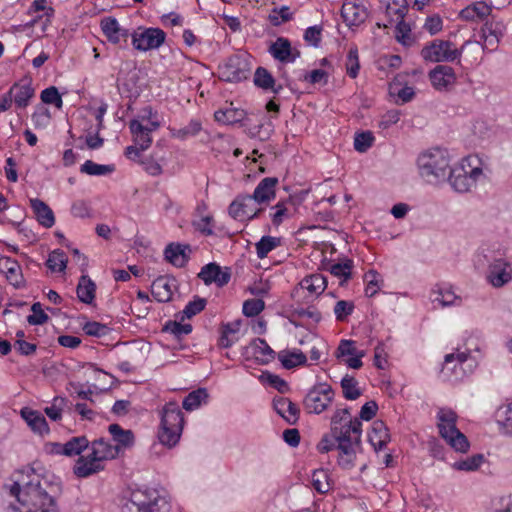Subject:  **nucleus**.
Instances as JSON below:
<instances>
[{
  "label": "nucleus",
  "instance_id": "obj_44",
  "mask_svg": "<svg viewBox=\"0 0 512 512\" xmlns=\"http://www.w3.org/2000/svg\"><path fill=\"white\" fill-rule=\"evenodd\" d=\"M208 398V393L205 388H198L190 392L183 400L182 406L187 411H193L198 408L202 402Z\"/></svg>",
  "mask_w": 512,
  "mask_h": 512
},
{
  "label": "nucleus",
  "instance_id": "obj_48",
  "mask_svg": "<svg viewBox=\"0 0 512 512\" xmlns=\"http://www.w3.org/2000/svg\"><path fill=\"white\" fill-rule=\"evenodd\" d=\"M390 24L396 22L395 28V37L397 41L403 45H410L412 42L411 39V27L408 23L405 22L404 18L402 19H394L389 21Z\"/></svg>",
  "mask_w": 512,
  "mask_h": 512
},
{
  "label": "nucleus",
  "instance_id": "obj_23",
  "mask_svg": "<svg viewBox=\"0 0 512 512\" xmlns=\"http://www.w3.org/2000/svg\"><path fill=\"white\" fill-rule=\"evenodd\" d=\"M368 441L375 451L383 449L390 441V434L386 424L382 420L373 422L368 432Z\"/></svg>",
  "mask_w": 512,
  "mask_h": 512
},
{
  "label": "nucleus",
  "instance_id": "obj_36",
  "mask_svg": "<svg viewBox=\"0 0 512 512\" xmlns=\"http://www.w3.org/2000/svg\"><path fill=\"white\" fill-rule=\"evenodd\" d=\"M269 53L278 61L287 63L292 54L291 43L287 38L278 37L269 47Z\"/></svg>",
  "mask_w": 512,
  "mask_h": 512
},
{
  "label": "nucleus",
  "instance_id": "obj_62",
  "mask_svg": "<svg viewBox=\"0 0 512 512\" xmlns=\"http://www.w3.org/2000/svg\"><path fill=\"white\" fill-rule=\"evenodd\" d=\"M291 204V199L280 201L275 206L272 207L275 212L271 214L272 223L275 226H279L285 218L290 216L287 205Z\"/></svg>",
  "mask_w": 512,
  "mask_h": 512
},
{
  "label": "nucleus",
  "instance_id": "obj_56",
  "mask_svg": "<svg viewBox=\"0 0 512 512\" xmlns=\"http://www.w3.org/2000/svg\"><path fill=\"white\" fill-rule=\"evenodd\" d=\"M373 133L370 131H363L356 133L354 137V149L357 152L365 153L374 143Z\"/></svg>",
  "mask_w": 512,
  "mask_h": 512
},
{
  "label": "nucleus",
  "instance_id": "obj_31",
  "mask_svg": "<svg viewBox=\"0 0 512 512\" xmlns=\"http://www.w3.org/2000/svg\"><path fill=\"white\" fill-rule=\"evenodd\" d=\"M353 267V260L345 258L337 263L327 264L325 269L329 271L333 276L339 278V284L343 286L351 278Z\"/></svg>",
  "mask_w": 512,
  "mask_h": 512
},
{
  "label": "nucleus",
  "instance_id": "obj_27",
  "mask_svg": "<svg viewBox=\"0 0 512 512\" xmlns=\"http://www.w3.org/2000/svg\"><path fill=\"white\" fill-rule=\"evenodd\" d=\"M129 129L133 136L134 143L140 147L142 151L147 150L152 144L151 133L148 127L144 126L140 120L133 119L129 122Z\"/></svg>",
  "mask_w": 512,
  "mask_h": 512
},
{
  "label": "nucleus",
  "instance_id": "obj_63",
  "mask_svg": "<svg viewBox=\"0 0 512 512\" xmlns=\"http://www.w3.org/2000/svg\"><path fill=\"white\" fill-rule=\"evenodd\" d=\"M40 98L43 103L53 104L57 108H61L63 105L62 97L55 86H50L42 90Z\"/></svg>",
  "mask_w": 512,
  "mask_h": 512
},
{
  "label": "nucleus",
  "instance_id": "obj_42",
  "mask_svg": "<svg viewBox=\"0 0 512 512\" xmlns=\"http://www.w3.org/2000/svg\"><path fill=\"white\" fill-rule=\"evenodd\" d=\"M302 288L313 294H321L327 287V280L322 274H312L301 281Z\"/></svg>",
  "mask_w": 512,
  "mask_h": 512
},
{
  "label": "nucleus",
  "instance_id": "obj_21",
  "mask_svg": "<svg viewBox=\"0 0 512 512\" xmlns=\"http://www.w3.org/2000/svg\"><path fill=\"white\" fill-rule=\"evenodd\" d=\"M191 248L188 244L170 243L164 251L165 259L176 267H183L190 258Z\"/></svg>",
  "mask_w": 512,
  "mask_h": 512
},
{
  "label": "nucleus",
  "instance_id": "obj_17",
  "mask_svg": "<svg viewBox=\"0 0 512 512\" xmlns=\"http://www.w3.org/2000/svg\"><path fill=\"white\" fill-rule=\"evenodd\" d=\"M10 94L13 96L15 107L25 109L34 97L35 90L30 80H21L10 87Z\"/></svg>",
  "mask_w": 512,
  "mask_h": 512
},
{
  "label": "nucleus",
  "instance_id": "obj_58",
  "mask_svg": "<svg viewBox=\"0 0 512 512\" xmlns=\"http://www.w3.org/2000/svg\"><path fill=\"white\" fill-rule=\"evenodd\" d=\"M360 69L358 49L356 46L351 47L346 59V72L347 75L353 79L358 76Z\"/></svg>",
  "mask_w": 512,
  "mask_h": 512
},
{
  "label": "nucleus",
  "instance_id": "obj_18",
  "mask_svg": "<svg viewBox=\"0 0 512 512\" xmlns=\"http://www.w3.org/2000/svg\"><path fill=\"white\" fill-rule=\"evenodd\" d=\"M176 289V280L166 276H159L151 285V294L158 302H168L172 299Z\"/></svg>",
  "mask_w": 512,
  "mask_h": 512
},
{
  "label": "nucleus",
  "instance_id": "obj_43",
  "mask_svg": "<svg viewBox=\"0 0 512 512\" xmlns=\"http://www.w3.org/2000/svg\"><path fill=\"white\" fill-rule=\"evenodd\" d=\"M343 396L347 400H356L362 395L361 390L358 388V381L348 374H346L340 382Z\"/></svg>",
  "mask_w": 512,
  "mask_h": 512
},
{
  "label": "nucleus",
  "instance_id": "obj_39",
  "mask_svg": "<svg viewBox=\"0 0 512 512\" xmlns=\"http://www.w3.org/2000/svg\"><path fill=\"white\" fill-rule=\"evenodd\" d=\"M254 355L259 358L261 356V362L267 364L275 358V351L269 346L266 340L256 338L251 342Z\"/></svg>",
  "mask_w": 512,
  "mask_h": 512
},
{
  "label": "nucleus",
  "instance_id": "obj_24",
  "mask_svg": "<svg viewBox=\"0 0 512 512\" xmlns=\"http://www.w3.org/2000/svg\"><path fill=\"white\" fill-rule=\"evenodd\" d=\"M277 184L278 179L276 177H266L259 182L250 197L258 204L269 202L275 198Z\"/></svg>",
  "mask_w": 512,
  "mask_h": 512
},
{
  "label": "nucleus",
  "instance_id": "obj_55",
  "mask_svg": "<svg viewBox=\"0 0 512 512\" xmlns=\"http://www.w3.org/2000/svg\"><path fill=\"white\" fill-rule=\"evenodd\" d=\"M206 306V299L196 296L193 301H190L181 312L180 321L185 318H192L196 314L204 310Z\"/></svg>",
  "mask_w": 512,
  "mask_h": 512
},
{
  "label": "nucleus",
  "instance_id": "obj_29",
  "mask_svg": "<svg viewBox=\"0 0 512 512\" xmlns=\"http://www.w3.org/2000/svg\"><path fill=\"white\" fill-rule=\"evenodd\" d=\"M76 293L80 302L91 305L95 300L96 284L88 275H82L79 278Z\"/></svg>",
  "mask_w": 512,
  "mask_h": 512
},
{
  "label": "nucleus",
  "instance_id": "obj_25",
  "mask_svg": "<svg viewBox=\"0 0 512 512\" xmlns=\"http://www.w3.org/2000/svg\"><path fill=\"white\" fill-rule=\"evenodd\" d=\"M108 431L116 443L114 447L118 448V454L134 445L135 436L132 430H125L119 424L114 423L109 425Z\"/></svg>",
  "mask_w": 512,
  "mask_h": 512
},
{
  "label": "nucleus",
  "instance_id": "obj_33",
  "mask_svg": "<svg viewBox=\"0 0 512 512\" xmlns=\"http://www.w3.org/2000/svg\"><path fill=\"white\" fill-rule=\"evenodd\" d=\"M241 320L224 323L221 326V336L219 338V346L221 348H229L238 341L237 334L240 330Z\"/></svg>",
  "mask_w": 512,
  "mask_h": 512
},
{
  "label": "nucleus",
  "instance_id": "obj_50",
  "mask_svg": "<svg viewBox=\"0 0 512 512\" xmlns=\"http://www.w3.org/2000/svg\"><path fill=\"white\" fill-rule=\"evenodd\" d=\"M311 483L313 488L320 494L327 493L331 488L328 473L323 469L313 471Z\"/></svg>",
  "mask_w": 512,
  "mask_h": 512
},
{
  "label": "nucleus",
  "instance_id": "obj_41",
  "mask_svg": "<svg viewBox=\"0 0 512 512\" xmlns=\"http://www.w3.org/2000/svg\"><path fill=\"white\" fill-rule=\"evenodd\" d=\"M432 303H438L441 307H449L456 305L460 298L454 294L450 289L437 288L431 292Z\"/></svg>",
  "mask_w": 512,
  "mask_h": 512
},
{
  "label": "nucleus",
  "instance_id": "obj_53",
  "mask_svg": "<svg viewBox=\"0 0 512 512\" xmlns=\"http://www.w3.org/2000/svg\"><path fill=\"white\" fill-rule=\"evenodd\" d=\"M163 332L170 333L177 340H181L183 336H186L192 332L191 324H182L178 321H168L163 327Z\"/></svg>",
  "mask_w": 512,
  "mask_h": 512
},
{
  "label": "nucleus",
  "instance_id": "obj_11",
  "mask_svg": "<svg viewBox=\"0 0 512 512\" xmlns=\"http://www.w3.org/2000/svg\"><path fill=\"white\" fill-rule=\"evenodd\" d=\"M481 174L482 169L480 167L466 171L464 164H462L460 167L451 168L447 179L455 191L463 193L469 191L475 185Z\"/></svg>",
  "mask_w": 512,
  "mask_h": 512
},
{
  "label": "nucleus",
  "instance_id": "obj_16",
  "mask_svg": "<svg viewBox=\"0 0 512 512\" xmlns=\"http://www.w3.org/2000/svg\"><path fill=\"white\" fill-rule=\"evenodd\" d=\"M198 277L206 285L215 283L218 287H223L230 281L231 273L229 268L222 269L216 263H209L201 268Z\"/></svg>",
  "mask_w": 512,
  "mask_h": 512
},
{
  "label": "nucleus",
  "instance_id": "obj_15",
  "mask_svg": "<svg viewBox=\"0 0 512 512\" xmlns=\"http://www.w3.org/2000/svg\"><path fill=\"white\" fill-rule=\"evenodd\" d=\"M333 438L337 443L361 444L362 422L354 418L352 424H343L331 428Z\"/></svg>",
  "mask_w": 512,
  "mask_h": 512
},
{
  "label": "nucleus",
  "instance_id": "obj_13",
  "mask_svg": "<svg viewBox=\"0 0 512 512\" xmlns=\"http://www.w3.org/2000/svg\"><path fill=\"white\" fill-rule=\"evenodd\" d=\"M254 200L250 195H238L229 205V215L238 221H249L255 219L263 209L254 210L252 205Z\"/></svg>",
  "mask_w": 512,
  "mask_h": 512
},
{
  "label": "nucleus",
  "instance_id": "obj_2",
  "mask_svg": "<svg viewBox=\"0 0 512 512\" xmlns=\"http://www.w3.org/2000/svg\"><path fill=\"white\" fill-rule=\"evenodd\" d=\"M89 447L90 453L87 456H80L73 467L74 474L79 478H87L100 472L104 469L101 462L119 456L118 448L104 438L93 440Z\"/></svg>",
  "mask_w": 512,
  "mask_h": 512
},
{
  "label": "nucleus",
  "instance_id": "obj_19",
  "mask_svg": "<svg viewBox=\"0 0 512 512\" xmlns=\"http://www.w3.org/2000/svg\"><path fill=\"white\" fill-rule=\"evenodd\" d=\"M429 78L431 84L437 90L446 89L456 80L454 69L447 65H437L429 72Z\"/></svg>",
  "mask_w": 512,
  "mask_h": 512
},
{
  "label": "nucleus",
  "instance_id": "obj_35",
  "mask_svg": "<svg viewBox=\"0 0 512 512\" xmlns=\"http://www.w3.org/2000/svg\"><path fill=\"white\" fill-rule=\"evenodd\" d=\"M277 357L282 366L288 370L304 365L307 362V357L301 350H283L278 353Z\"/></svg>",
  "mask_w": 512,
  "mask_h": 512
},
{
  "label": "nucleus",
  "instance_id": "obj_45",
  "mask_svg": "<svg viewBox=\"0 0 512 512\" xmlns=\"http://www.w3.org/2000/svg\"><path fill=\"white\" fill-rule=\"evenodd\" d=\"M115 170L114 165L97 164L92 160L85 161L80 167V172L91 176L111 174Z\"/></svg>",
  "mask_w": 512,
  "mask_h": 512
},
{
  "label": "nucleus",
  "instance_id": "obj_47",
  "mask_svg": "<svg viewBox=\"0 0 512 512\" xmlns=\"http://www.w3.org/2000/svg\"><path fill=\"white\" fill-rule=\"evenodd\" d=\"M469 353L467 352H458V353H450L445 356L443 371L447 370L451 373H456L457 368L462 369V365L467 361Z\"/></svg>",
  "mask_w": 512,
  "mask_h": 512
},
{
  "label": "nucleus",
  "instance_id": "obj_57",
  "mask_svg": "<svg viewBox=\"0 0 512 512\" xmlns=\"http://www.w3.org/2000/svg\"><path fill=\"white\" fill-rule=\"evenodd\" d=\"M302 318H310L314 322L318 323L321 320V313L314 307L295 308L294 310H292L290 319L291 323H293L295 326H298L294 319Z\"/></svg>",
  "mask_w": 512,
  "mask_h": 512
},
{
  "label": "nucleus",
  "instance_id": "obj_52",
  "mask_svg": "<svg viewBox=\"0 0 512 512\" xmlns=\"http://www.w3.org/2000/svg\"><path fill=\"white\" fill-rule=\"evenodd\" d=\"M280 245V238L272 237V236H263L256 243V253L258 258H265L269 252L275 249Z\"/></svg>",
  "mask_w": 512,
  "mask_h": 512
},
{
  "label": "nucleus",
  "instance_id": "obj_40",
  "mask_svg": "<svg viewBox=\"0 0 512 512\" xmlns=\"http://www.w3.org/2000/svg\"><path fill=\"white\" fill-rule=\"evenodd\" d=\"M90 441L86 436L72 437L65 442V456L74 457L81 456V453L89 448Z\"/></svg>",
  "mask_w": 512,
  "mask_h": 512
},
{
  "label": "nucleus",
  "instance_id": "obj_59",
  "mask_svg": "<svg viewBox=\"0 0 512 512\" xmlns=\"http://www.w3.org/2000/svg\"><path fill=\"white\" fill-rule=\"evenodd\" d=\"M201 128V123L198 120H191L187 126L177 130H172V136L180 140H185L190 136L197 135Z\"/></svg>",
  "mask_w": 512,
  "mask_h": 512
},
{
  "label": "nucleus",
  "instance_id": "obj_12",
  "mask_svg": "<svg viewBox=\"0 0 512 512\" xmlns=\"http://www.w3.org/2000/svg\"><path fill=\"white\" fill-rule=\"evenodd\" d=\"M486 278L493 287H503L512 280V263L504 258L494 259L488 266Z\"/></svg>",
  "mask_w": 512,
  "mask_h": 512
},
{
  "label": "nucleus",
  "instance_id": "obj_64",
  "mask_svg": "<svg viewBox=\"0 0 512 512\" xmlns=\"http://www.w3.org/2000/svg\"><path fill=\"white\" fill-rule=\"evenodd\" d=\"M265 308V303L262 299H248L243 303V314L247 317H254L260 314Z\"/></svg>",
  "mask_w": 512,
  "mask_h": 512
},
{
  "label": "nucleus",
  "instance_id": "obj_51",
  "mask_svg": "<svg viewBox=\"0 0 512 512\" xmlns=\"http://www.w3.org/2000/svg\"><path fill=\"white\" fill-rule=\"evenodd\" d=\"M253 82L258 88L268 90L274 88L275 79L266 68L258 67L254 73Z\"/></svg>",
  "mask_w": 512,
  "mask_h": 512
},
{
  "label": "nucleus",
  "instance_id": "obj_7",
  "mask_svg": "<svg viewBox=\"0 0 512 512\" xmlns=\"http://www.w3.org/2000/svg\"><path fill=\"white\" fill-rule=\"evenodd\" d=\"M334 397L335 391L331 385L327 383H316L308 390L303 398V408L308 414L319 415L331 406Z\"/></svg>",
  "mask_w": 512,
  "mask_h": 512
},
{
  "label": "nucleus",
  "instance_id": "obj_1",
  "mask_svg": "<svg viewBox=\"0 0 512 512\" xmlns=\"http://www.w3.org/2000/svg\"><path fill=\"white\" fill-rule=\"evenodd\" d=\"M42 467L26 466L18 470L12 484L4 487L19 503L28 507V512H60L56 497L52 495L54 486L45 479Z\"/></svg>",
  "mask_w": 512,
  "mask_h": 512
},
{
  "label": "nucleus",
  "instance_id": "obj_26",
  "mask_svg": "<svg viewBox=\"0 0 512 512\" xmlns=\"http://www.w3.org/2000/svg\"><path fill=\"white\" fill-rule=\"evenodd\" d=\"M31 208L40 225L51 228L55 224V216L52 209L38 198L30 199Z\"/></svg>",
  "mask_w": 512,
  "mask_h": 512
},
{
  "label": "nucleus",
  "instance_id": "obj_28",
  "mask_svg": "<svg viewBox=\"0 0 512 512\" xmlns=\"http://www.w3.org/2000/svg\"><path fill=\"white\" fill-rule=\"evenodd\" d=\"M491 11V6L486 2L478 1L462 9L459 16L465 21H480L488 17Z\"/></svg>",
  "mask_w": 512,
  "mask_h": 512
},
{
  "label": "nucleus",
  "instance_id": "obj_22",
  "mask_svg": "<svg viewBox=\"0 0 512 512\" xmlns=\"http://www.w3.org/2000/svg\"><path fill=\"white\" fill-rule=\"evenodd\" d=\"M101 29L108 41L113 44H118L123 39L127 42V39L131 34L128 29L121 28L118 21L115 18L107 17L101 21Z\"/></svg>",
  "mask_w": 512,
  "mask_h": 512
},
{
  "label": "nucleus",
  "instance_id": "obj_4",
  "mask_svg": "<svg viewBox=\"0 0 512 512\" xmlns=\"http://www.w3.org/2000/svg\"><path fill=\"white\" fill-rule=\"evenodd\" d=\"M417 164L420 176L430 184L444 182L451 170L449 154L440 148L422 153Z\"/></svg>",
  "mask_w": 512,
  "mask_h": 512
},
{
  "label": "nucleus",
  "instance_id": "obj_14",
  "mask_svg": "<svg viewBox=\"0 0 512 512\" xmlns=\"http://www.w3.org/2000/svg\"><path fill=\"white\" fill-rule=\"evenodd\" d=\"M341 16L347 26H359L368 17L364 0H345L341 8Z\"/></svg>",
  "mask_w": 512,
  "mask_h": 512
},
{
  "label": "nucleus",
  "instance_id": "obj_10",
  "mask_svg": "<svg viewBox=\"0 0 512 512\" xmlns=\"http://www.w3.org/2000/svg\"><path fill=\"white\" fill-rule=\"evenodd\" d=\"M251 72L250 63L246 56L233 55L219 66V78L226 82L246 80Z\"/></svg>",
  "mask_w": 512,
  "mask_h": 512
},
{
  "label": "nucleus",
  "instance_id": "obj_60",
  "mask_svg": "<svg viewBox=\"0 0 512 512\" xmlns=\"http://www.w3.org/2000/svg\"><path fill=\"white\" fill-rule=\"evenodd\" d=\"M32 314L27 316V322L30 325H43L48 322L49 316L44 312L40 302H35L31 306Z\"/></svg>",
  "mask_w": 512,
  "mask_h": 512
},
{
  "label": "nucleus",
  "instance_id": "obj_34",
  "mask_svg": "<svg viewBox=\"0 0 512 512\" xmlns=\"http://www.w3.org/2000/svg\"><path fill=\"white\" fill-rule=\"evenodd\" d=\"M381 5L385 8L386 16L392 20L402 19L408 13L409 4L407 0H379Z\"/></svg>",
  "mask_w": 512,
  "mask_h": 512
},
{
  "label": "nucleus",
  "instance_id": "obj_38",
  "mask_svg": "<svg viewBox=\"0 0 512 512\" xmlns=\"http://www.w3.org/2000/svg\"><path fill=\"white\" fill-rule=\"evenodd\" d=\"M500 35L492 28L491 24L485 23L481 29L480 41L477 44L482 46V49L494 51L499 44Z\"/></svg>",
  "mask_w": 512,
  "mask_h": 512
},
{
  "label": "nucleus",
  "instance_id": "obj_30",
  "mask_svg": "<svg viewBox=\"0 0 512 512\" xmlns=\"http://www.w3.org/2000/svg\"><path fill=\"white\" fill-rule=\"evenodd\" d=\"M21 416L34 432L39 434L49 432L48 423L40 412L25 407L21 410Z\"/></svg>",
  "mask_w": 512,
  "mask_h": 512
},
{
  "label": "nucleus",
  "instance_id": "obj_8",
  "mask_svg": "<svg viewBox=\"0 0 512 512\" xmlns=\"http://www.w3.org/2000/svg\"><path fill=\"white\" fill-rule=\"evenodd\" d=\"M463 48L456 49L450 41L435 39L422 48L421 56L429 62H452L461 56Z\"/></svg>",
  "mask_w": 512,
  "mask_h": 512
},
{
  "label": "nucleus",
  "instance_id": "obj_46",
  "mask_svg": "<svg viewBox=\"0 0 512 512\" xmlns=\"http://www.w3.org/2000/svg\"><path fill=\"white\" fill-rule=\"evenodd\" d=\"M67 262L68 259L65 252L56 249L49 254L46 265L53 272H63L66 269Z\"/></svg>",
  "mask_w": 512,
  "mask_h": 512
},
{
  "label": "nucleus",
  "instance_id": "obj_61",
  "mask_svg": "<svg viewBox=\"0 0 512 512\" xmlns=\"http://www.w3.org/2000/svg\"><path fill=\"white\" fill-rule=\"evenodd\" d=\"M67 404V399L64 397H55L51 406L44 409L45 414L53 421H58L62 417V409Z\"/></svg>",
  "mask_w": 512,
  "mask_h": 512
},
{
  "label": "nucleus",
  "instance_id": "obj_32",
  "mask_svg": "<svg viewBox=\"0 0 512 512\" xmlns=\"http://www.w3.org/2000/svg\"><path fill=\"white\" fill-rule=\"evenodd\" d=\"M360 446L361 444L337 443L336 448L339 450L338 464L343 469H351L354 466L356 449Z\"/></svg>",
  "mask_w": 512,
  "mask_h": 512
},
{
  "label": "nucleus",
  "instance_id": "obj_6",
  "mask_svg": "<svg viewBox=\"0 0 512 512\" xmlns=\"http://www.w3.org/2000/svg\"><path fill=\"white\" fill-rule=\"evenodd\" d=\"M458 416L450 408H440L437 412V427L441 437L457 452L465 453L470 444L467 437L456 427Z\"/></svg>",
  "mask_w": 512,
  "mask_h": 512
},
{
  "label": "nucleus",
  "instance_id": "obj_9",
  "mask_svg": "<svg viewBox=\"0 0 512 512\" xmlns=\"http://www.w3.org/2000/svg\"><path fill=\"white\" fill-rule=\"evenodd\" d=\"M134 49L146 52L158 49L166 39V33L160 28L138 27L131 33Z\"/></svg>",
  "mask_w": 512,
  "mask_h": 512
},
{
  "label": "nucleus",
  "instance_id": "obj_3",
  "mask_svg": "<svg viewBox=\"0 0 512 512\" xmlns=\"http://www.w3.org/2000/svg\"><path fill=\"white\" fill-rule=\"evenodd\" d=\"M168 498L156 489L138 488L123 502L120 512H170Z\"/></svg>",
  "mask_w": 512,
  "mask_h": 512
},
{
  "label": "nucleus",
  "instance_id": "obj_5",
  "mask_svg": "<svg viewBox=\"0 0 512 512\" xmlns=\"http://www.w3.org/2000/svg\"><path fill=\"white\" fill-rule=\"evenodd\" d=\"M184 415L175 401L168 402L161 411V423L158 431V439L161 444L173 447L182 434Z\"/></svg>",
  "mask_w": 512,
  "mask_h": 512
},
{
  "label": "nucleus",
  "instance_id": "obj_20",
  "mask_svg": "<svg viewBox=\"0 0 512 512\" xmlns=\"http://www.w3.org/2000/svg\"><path fill=\"white\" fill-rule=\"evenodd\" d=\"M275 411L290 425L297 423L300 409L289 398L279 397L273 400Z\"/></svg>",
  "mask_w": 512,
  "mask_h": 512
},
{
  "label": "nucleus",
  "instance_id": "obj_37",
  "mask_svg": "<svg viewBox=\"0 0 512 512\" xmlns=\"http://www.w3.org/2000/svg\"><path fill=\"white\" fill-rule=\"evenodd\" d=\"M246 112L242 109L228 107L214 113L215 120L219 123L232 125L244 120Z\"/></svg>",
  "mask_w": 512,
  "mask_h": 512
},
{
  "label": "nucleus",
  "instance_id": "obj_54",
  "mask_svg": "<svg viewBox=\"0 0 512 512\" xmlns=\"http://www.w3.org/2000/svg\"><path fill=\"white\" fill-rule=\"evenodd\" d=\"M484 461L482 454H475L464 460L457 461L453 464V468L459 471H475Z\"/></svg>",
  "mask_w": 512,
  "mask_h": 512
},
{
  "label": "nucleus",
  "instance_id": "obj_49",
  "mask_svg": "<svg viewBox=\"0 0 512 512\" xmlns=\"http://www.w3.org/2000/svg\"><path fill=\"white\" fill-rule=\"evenodd\" d=\"M364 281L366 282L365 295L367 297L375 296L383 283L379 273L374 269L365 273Z\"/></svg>",
  "mask_w": 512,
  "mask_h": 512
}]
</instances>
